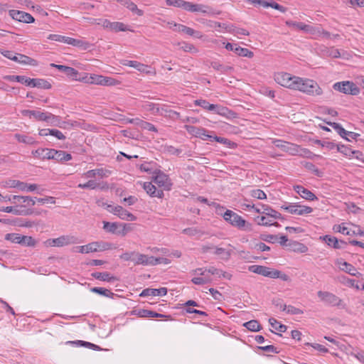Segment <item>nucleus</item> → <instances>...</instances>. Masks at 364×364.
Here are the masks:
<instances>
[{
	"mask_svg": "<svg viewBox=\"0 0 364 364\" xmlns=\"http://www.w3.org/2000/svg\"><path fill=\"white\" fill-rule=\"evenodd\" d=\"M294 90H299L310 96H320L323 94V90L318 82L309 78L298 77Z\"/></svg>",
	"mask_w": 364,
	"mask_h": 364,
	"instance_id": "f257e3e1",
	"label": "nucleus"
},
{
	"mask_svg": "<svg viewBox=\"0 0 364 364\" xmlns=\"http://www.w3.org/2000/svg\"><path fill=\"white\" fill-rule=\"evenodd\" d=\"M223 218L231 225L238 228L239 230L250 232L252 230V225L243 219L236 213L227 210L223 214Z\"/></svg>",
	"mask_w": 364,
	"mask_h": 364,
	"instance_id": "f03ea898",
	"label": "nucleus"
},
{
	"mask_svg": "<svg viewBox=\"0 0 364 364\" xmlns=\"http://www.w3.org/2000/svg\"><path fill=\"white\" fill-rule=\"evenodd\" d=\"M317 296L326 305L337 306L341 309H343L346 306L341 299L329 291H318Z\"/></svg>",
	"mask_w": 364,
	"mask_h": 364,
	"instance_id": "7ed1b4c3",
	"label": "nucleus"
},
{
	"mask_svg": "<svg viewBox=\"0 0 364 364\" xmlns=\"http://www.w3.org/2000/svg\"><path fill=\"white\" fill-rule=\"evenodd\" d=\"M297 76L291 75L288 73H278L274 75V80L280 85L291 90H295Z\"/></svg>",
	"mask_w": 364,
	"mask_h": 364,
	"instance_id": "20e7f679",
	"label": "nucleus"
},
{
	"mask_svg": "<svg viewBox=\"0 0 364 364\" xmlns=\"http://www.w3.org/2000/svg\"><path fill=\"white\" fill-rule=\"evenodd\" d=\"M333 87L335 90L339 91L346 95H356L359 94V87L351 81H342L336 82Z\"/></svg>",
	"mask_w": 364,
	"mask_h": 364,
	"instance_id": "39448f33",
	"label": "nucleus"
},
{
	"mask_svg": "<svg viewBox=\"0 0 364 364\" xmlns=\"http://www.w3.org/2000/svg\"><path fill=\"white\" fill-rule=\"evenodd\" d=\"M82 82L89 84H95L100 85H113V82L114 80L112 77H104L102 75H88L86 73H84L83 78H82Z\"/></svg>",
	"mask_w": 364,
	"mask_h": 364,
	"instance_id": "423d86ee",
	"label": "nucleus"
},
{
	"mask_svg": "<svg viewBox=\"0 0 364 364\" xmlns=\"http://www.w3.org/2000/svg\"><path fill=\"white\" fill-rule=\"evenodd\" d=\"M49 245L55 247H63L78 242L77 237L73 235H62L58 238L48 240Z\"/></svg>",
	"mask_w": 364,
	"mask_h": 364,
	"instance_id": "0eeeda50",
	"label": "nucleus"
},
{
	"mask_svg": "<svg viewBox=\"0 0 364 364\" xmlns=\"http://www.w3.org/2000/svg\"><path fill=\"white\" fill-rule=\"evenodd\" d=\"M109 208H112V205H107V210L117 215L122 220L134 221L136 219V217L132 213H129L124 208H123L120 205H117L114 209L109 210Z\"/></svg>",
	"mask_w": 364,
	"mask_h": 364,
	"instance_id": "6e6552de",
	"label": "nucleus"
},
{
	"mask_svg": "<svg viewBox=\"0 0 364 364\" xmlns=\"http://www.w3.org/2000/svg\"><path fill=\"white\" fill-rule=\"evenodd\" d=\"M9 16L16 21L30 23L35 21L34 18L28 13L18 11V10H9Z\"/></svg>",
	"mask_w": 364,
	"mask_h": 364,
	"instance_id": "1a4fd4ad",
	"label": "nucleus"
},
{
	"mask_svg": "<svg viewBox=\"0 0 364 364\" xmlns=\"http://www.w3.org/2000/svg\"><path fill=\"white\" fill-rule=\"evenodd\" d=\"M154 181L159 187H163L165 190H170L172 186V183L168 176L161 171L156 172Z\"/></svg>",
	"mask_w": 364,
	"mask_h": 364,
	"instance_id": "9d476101",
	"label": "nucleus"
},
{
	"mask_svg": "<svg viewBox=\"0 0 364 364\" xmlns=\"http://www.w3.org/2000/svg\"><path fill=\"white\" fill-rule=\"evenodd\" d=\"M225 48L230 51L235 52L239 56L247 57L252 58L254 56V53L247 48L238 46L237 44L227 43Z\"/></svg>",
	"mask_w": 364,
	"mask_h": 364,
	"instance_id": "9b49d317",
	"label": "nucleus"
},
{
	"mask_svg": "<svg viewBox=\"0 0 364 364\" xmlns=\"http://www.w3.org/2000/svg\"><path fill=\"white\" fill-rule=\"evenodd\" d=\"M98 24H101L105 28L114 32L129 31L127 26L123 23L111 22L107 19L101 20V22L98 23Z\"/></svg>",
	"mask_w": 364,
	"mask_h": 364,
	"instance_id": "f8f14e48",
	"label": "nucleus"
},
{
	"mask_svg": "<svg viewBox=\"0 0 364 364\" xmlns=\"http://www.w3.org/2000/svg\"><path fill=\"white\" fill-rule=\"evenodd\" d=\"M274 145L280 148L282 150L287 151L292 155H296L299 153V146L291 143H289L282 140H275Z\"/></svg>",
	"mask_w": 364,
	"mask_h": 364,
	"instance_id": "ddd939ff",
	"label": "nucleus"
},
{
	"mask_svg": "<svg viewBox=\"0 0 364 364\" xmlns=\"http://www.w3.org/2000/svg\"><path fill=\"white\" fill-rule=\"evenodd\" d=\"M323 240L326 243L335 249H346L348 246V242L342 240H338L334 236L325 235Z\"/></svg>",
	"mask_w": 364,
	"mask_h": 364,
	"instance_id": "4468645a",
	"label": "nucleus"
},
{
	"mask_svg": "<svg viewBox=\"0 0 364 364\" xmlns=\"http://www.w3.org/2000/svg\"><path fill=\"white\" fill-rule=\"evenodd\" d=\"M333 230L335 232H341L346 235H357L364 236V231L361 230L359 227L355 226L353 230L349 229L348 227L342 226L341 225H334Z\"/></svg>",
	"mask_w": 364,
	"mask_h": 364,
	"instance_id": "2eb2a0df",
	"label": "nucleus"
},
{
	"mask_svg": "<svg viewBox=\"0 0 364 364\" xmlns=\"http://www.w3.org/2000/svg\"><path fill=\"white\" fill-rule=\"evenodd\" d=\"M48 153H51V155H48V157H50V159L58 162L68 161L72 159L71 154L64 151L50 149Z\"/></svg>",
	"mask_w": 364,
	"mask_h": 364,
	"instance_id": "dca6fc26",
	"label": "nucleus"
},
{
	"mask_svg": "<svg viewBox=\"0 0 364 364\" xmlns=\"http://www.w3.org/2000/svg\"><path fill=\"white\" fill-rule=\"evenodd\" d=\"M213 112L227 119H235L237 117V114L234 111L220 105H214Z\"/></svg>",
	"mask_w": 364,
	"mask_h": 364,
	"instance_id": "f3484780",
	"label": "nucleus"
},
{
	"mask_svg": "<svg viewBox=\"0 0 364 364\" xmlns=\"http://www.w3.org/2000/svg\"><path fill=\"white\" fill-rule=\"evenodd\" d=\"M155 257L148 256L146 255L137 252L134 264H141L144 266H154Z\"/></svg>",
	"mask_w": 364,
	"mask_h": 364,
	"instance_id": "a211bd4d",
	"label": "nucleus"
},
{
	"mask_svg": "<svg viewBox=\"0 0 364 364\" xmlns=\"http://www.w3.org/2000/svg\"><path fill=\"white\" fill-rule=\"evenodd\" d=\"M294 190L303 198L308 200H317V197L314 193L305 188L304 186L296 185L294 186Z\"/></svg>",
	"mask_w": 364,
	"mask_h": 364,
	"instance_id": "6ab92c4d",
	"label": "nucleus"
},
{
	"mask_svg": "<svg viewBox=\"0 0 364 364\" xmlns=\"http://www.w3.org/2000/svg\"><path fill=\"white\" fill-rule=\"evenodd\" d=\"M289 213L291 214H296L299 215L309 214L312 213L313 209L309 206L300 205L298 203H291V208H289Z\"/></svg>",
	"mask_w": 364,
	"mask_h": 364,
	"instance_id": "aec40b11",
	"label": "nucleus"
},
{
	"mask_svg": "<svg viewBox=\"0 0 364 364\" xmlns=\"http://www.w3.org/2000/svg\"><path fill=\"white\" fill-rule=\"evenodd\" d=\"M173 26L175 27H176V30L179 32L185 33L186 34L191 36H194L196 38H202L201 32H200L198 31H196V30H194L190 27H188L185 25L178 24L176 23H173Z\"/></svg>",
	"mask_w": 364,
	"mask_h": 364,
	"instance_id": "412c9836",
	"label": "nucleus"
},
{
	"mask_svg": "<svg viewBox=\"0 0 364 364\" xmlns=\"http://www.w3.org/2000/svg\"><path fill=\"white\" fill-rule=\"evenodd\" d=\"M28 86L45 90L50 89L52 87L48 80L42 78H30Z\"/></svg>",
	"mask_w": 364,
	"mask_h": 364,
	"instance_id": "4be33fe9",
	"label": "nucleus"
},
{
	"mask_svg": "<svg viewBox=\"0 0 364 364\" xmlns=\"http://www.w3.org/2000/svg\"><path fill=\"white\" fill-rule=\"evenodd\" d=\"M167 294V289L166 287H161L159 289L147 288L144 289L139 294L140 296H164Z\"/></svg>",
	"mask_w": 364,
	"mask_h": 364,
	"instance_id": "5701e85b",
	"label": "nucleus"
},
{
	"mask_svg": "<svg viewBox=\"0 0 364 364\" xmlns=\"http://www.w3.org/2000/svg\"><path fill=\"white\" fill-rule=\"evenodd\" d=\"M111 173V171L103 168H96L87 171L84 175L87 178H94L99 176L101 178L108 177Z\"/></svg>",
	"mask_w": 364,
	"mask_h": 364,
	"instance_id": "b1692460",
	"label": "nucleus"
},
{
	"mask_svg": "<svg viewBox=\"0 0 364 364\" xmlns=\"http://www.w3.org/2000/svg\"><path fill=\"white\" fill-rule=\"evenodd\" d=\"M208 6L203 4H193L189 1H185L183 9L191 12L206 13Z\"/></svg>",
	"mask_w": 364,
	"mask_h": 364,
	"instance_id": "393cba45",
	"label": "nucleus"
},
{
	"mask_svg": "<svg viewBox=\"0 0 364 364\" xmlns=\"http://www.w3.org/2000/svg\"><path fill=\"white\" fill-rule=\"evenodd\" d=\"M14 61L23 65H30L33 66H36L38 65V63L35 59L23 54H17V55L14 56Z\"/></svg>",
	"mask_w": 364,
	"mask_h": 364,
	"instance_id": "a878e982",
	"label": "nucleus"
},
{
	"mask_svg": "<svg viewBox=\"0 0 364 364\" xmlns=\"http://www.w3.org/2000/svg\"><path fill=\"white\" fill-rule=\"evenodd\" d=\"M248 270L252 273H281L279 270L261 265H251Z\"/></svg>",
	"mask_w": 364,
	"mask_h": 364,
	"instance_id": "bb28decb",
	"label": "nucleus"
},
{
	"mask_svg": "<svg viewBox=\"0 0 364 364\" xmlns=\"http://www.w3.org/2000/svg\"><path fill=\"white\" fill-rule=\"evenodd\" d=\"M262 214L265 215L270 218H272L274 220L279 219V220H284V217L282 215V214L277 210L272 208L270 206L267 205H262Z\"/></svg>",
	"mask_w": 364,
	"mask_h": 364,
	"instance_id": "cd10ccee",
	"label": "nucleus"
},
{
	"mask_svg": "<svg viewBox=\"0 0 364 364\" xmlns=\"http://www.w3.org/2000/svg\"><path fill=\"white\" fill-rule=\"evenodd\" d=\"M185 129L188 132V134L198 137L203 139L205 132H206L205 129L203 127H197L192 125H185Z\"/></svg>",
	"mask_w": 364,
	"mask_h": 364,
	"instance_id": "c85d7f7f",
	"label": "nucleus"
},
{
	"mask_svg": "<svg viewBox=\"0 0 364 364\" xmlns=\"http://www.w3.org/2000/svg\"><path fill=\"white\" fill-rule=\"evenodd\" d=\"M21 114L23 116H28L30 118L33 117L38 121H43V119H46L45 112L37 110L23 109L21 111Z\"/></svg>",
	"mask_w": 364,
	"mask_h": 364,
	"instance_id": "c756f323",
	"label": "nucleus"
},
{
	"mask_svg": "<svg viewBox=\"0 0 364 364\" xmlns=\"http://www.w3.org/2000/svg\"><path fill=\"white\" fill-rule=\"evenodd\" d=\"M288 250L298 252H306L308 250L307 247L304 244L296 241H289L287 245Z\"/></svg>",
	"mask_w": 364,
	"mask_h": 364,
	"instance_id": "7c9ffc66",
	"label": "nucleus"
},
{
	"mask_svg": "<svg viewBox=\"0 0 364 364\" xmlns=\"http://www.w3.org/2000/svg\"><path fill=\"white\" fill-rule=\"evenodd\" d=\"M125 65H128L132 68H134L140 72L150 73L151 72L148 70L149 66L142 64L135 60H127V63H124Z\"/></svg>",
	"mask_w": 364,
	"mask_h": 364,
	"instance_id": "2f4dec72",
	"label": "nucleus"
},
{
	"mask_svg": "<svg viewBox=\"0 0 364 364\" xmlns=\"http://www.w3.org/2000/svg\"><path fill=\"white\" fill-rule=\"evenodd\" d=\"M142 107L146 111L151 112L154 114H163L164 107L160 108L159 105L150 102H145L142 105Z\"/></svg>",
	"mask_w": 364,
	"mask_h": 364,
	"instance_id": "473e14b6",
	"label": "nucleus"
},
{
	"mask_svg": "<svg viewBox=\"0 0 364 364\" xmlns=\"http://www.w3.org/2000/svg\"><path fill=\"white\" fill-rule=\"evenodd\" d=\"M12 213L16 215H30L32 214L40 215L41 212H35L32 208H22L14 206Z\"/></svg>",
	"mask_w": 364,
	"mask_h": 364,
	"instance_id": "72a5a7b5",
	"label": "nucleus"
},
{
	"mask_svg": "<svg viewBox=\"0 0 364 364\" xmlns=\"http://www.w3.org/2000/svg\"><path fill=\"white\" fill-rule=\"evenodd\" d=\"M93 245L95 252L111 250L114 247L113 244L105 241H95L93 242Z\"/></svg>",
	"mask_w": 364,
	"mask_h": 364,
	"instance_id": "f704fd0d",
	"label": "nucleus"
},
{
	"mask_svg": "<svg viewBox=\"0 0 364 364\" xmlns=\"http://www.w3.org/2000/svg\"><path fill=\"white\" fill-rule=\"evenodd\" d=\"M73 250L75 252H79L82 254L95 252L93 242H90L85 245L74 247Z\"/></svg>",
	"mask_w": 364,
	"mask_h": 364,
	"instance_id": "c9c22d12",
	"label": "nucleus"
},
{
	"mask_svg": "<svg viewBox=\"0 0 364 364\" xmlns=\"http://www.w3.org/2000/svg\"><path fill=\"white\" fill-rule=\"evenodd\" d=\"M4 79L9 81H16L28 86L30 77L24 75H6Z\"/></svg>",
	"mask_w": 364,
	"mask_h": 364,
	"instance_id": "e433bc0d",
	"label": "nucleus"
},
{
	"mask_svg": "<svg viewBox=\"0 0 364 364\" xmlns=\"http://www.w3.org/2000/svg\"><path fill=\"white\" fill-rule=\"evenodd\" d=\"M46 119H43V122H46L53 126H60V118L58 116L54 115L50 112H45Z\"/></svg>",
	"mask_w": 364,
	"mask_h": 364,
	"instance_id": "4c0bfd02",
	"label": "nucleus"
},
{
	"mask_svg": "<svg viewBox=\"0 0 364 364\" xmlns=\"http://www.w3.org/2000/svg\"><path fill=\"white\" fill-rule=\"evenodd\" d=\"M321 53L323 56L339 58L341 56L340 52L338 49L332 48L324 47L321 50Z\"/></svg>",
	"mask_w": 364,
	"mask_h": 364,
	"instance_id": "58836bf2",
	"label": "nucleus"
},
{
	"mask_svg": "<svg viewBox=\"0 0 364 364\" xmlns=\"http://www.w3.org/2000/svg\"><path fill=\"white\" fill-rule=\"evenodd\" d=\"M73 46L80 48L82 50H87L90 48L91 44L89 42L85 41L81 39H75L70 38V44Z\"/></svg>",
	"mask_w": 364,
	"mask_h": 364,
	"instance_id": "ea45409f",
	"label": "nucleus"
},
{
	"mask_svg": "<svg viewBox=\"0 0 364 364\" xmlns=\"http://www.w3.org/2000/svg\"><path fill=\"white\" fill-rule=\"evenodd\" d=\"M232 253L231 250H226L222 247L215 248L213 254L215 255H218L221 259L228 260L230 257Z\"/></svg>",
	"mask_w": 364,
	"mask_h": 364,
	"instance_id": "a19ab883",
	"label": "nucleus"
},
{
	"mask_svg": "<svg viewBox=\"0 0 364 364\" xmlns=\"http://www.w3.org/2000/svg\"><path fill=\"white\" fill-rule=\"evenodd\" d=\"M49 151H50V149L39 148L33 151L32 154L35 157L40 158L41 159H50V157L48 156V155H51V153H48Z\"/></svg>",
	"mask_w": 364,
	"mask_h": 364,
	"instance_id": "79ce46f5",
	"label": "nucleus"
},
{
	"mask_svg": "<svg viewBox=\"0 0 364 364\" xmlns=\"http://www.w3.org/2000/svg\"><path fill=\"white\" fill-rule=\"evenodd\" d=\"M97 279L107 282L109 284H114L119 279L117 276L111 275V274H92Z\"/></svg>",
	"mask_w": 364,
	"mask_h": 364,
	"instance_id": "37998d69",
	"label": "nucleus"
},
{
	"mask_svg": "<svg viewBox=\"0 0 364 364\" xmlns=\"http://www.w3.org/2000/svg\"><path fill=\"white\" fill-rule=\"evenodd\" d=\"M65 74L73 80L82 82V78H83V76H81V74L79 73L76 69L72 67H68L67 72Z\"/></svg>",
	"mask_w": 364,
	"mask_h": 364,
	"instance_id": "c03bdc74",
	"label": "nucleus"
},
{
	"mask_svg": "<svg viewBox=\"0 0 364 364\" xmlns=\"http://www.w3.org/2000/svg\"><path fill=\"white\" fill-rule=\"evenodd\" d=\"M14 137L18 142L23 143L26 144H34L36 143L35 139L30 136L15 134Z\"/></svg>",
	"mask_w": 364,
	"mask_h": 364,
	"instance_id": "a18cd8bd",
	"label": "nucleus"
},
{
	"mask_svg": "<svg viewBox=\"0 0 364 364\" xmlns=\"http://www.w3.org/2000/svg\"><path fill=\"white\" fill-rule=\"evenodd\" d=\"M338 280L341 283H343L348 287H354L357 289H360V287L358 286V282H356L355 280L348 279V278L346 277L344 275L339 276L338 277Z\"/></svg>",
	"mask_w": 364,
	"mask_h": 364,
	"instance_id": "49530a36",
	"label": "nucleus"
},
{
	"mask_svg": "<svg viewBox=\"0 0 364 364\" xmlns=\"http://www.w3.org/2000/svg\"><path fill=\"white\" fill-rule=\"evenodd\" d=\"M337 265L341 271L346 273H350L351 271L354 270V267L352 264L343 261L342 259L337 261Z\"/></svg>",
	"mask_w": 364,
	"mask_h": 364,
	"instance_id": "de8ad7c7",
	"label": "nucleus"
},
{
	"mask_svg": "<svg viewBox=\"0 0 364 364\" xmlns=\"http://www.w3.org/2000/svg\"><path fill=\"white\" fill-rule=\"evenodd\" d=\"M14 225L18 227L31 228L36 225L35 222L22 218H16L14 220Z\"/></svg>",
	"mask_w": 364,
	"mask_h": 364,
	"instance_id": "09e8293b",
	"label": "nucleus"
},
{
	"mask_svg": "<svg viewBox=\"0 0 364 364\" xmlns=\"http://www.w3.org/2000/svg\"><path fill=\"white\" fill-rule=\"evenodd\" d=\"M255 220L257 222V225L262 226H272V221L274 219L270 218L267 215L257 216L255 218Z\"/></svg>",
	"mask_w": 364,
	"mask_h": 364,
	"instance_id": "8fccbe9b",
	"label": "nucleus"
},
{
	"mask_svg": "<svg viewBox=\"0 0 364 364\" xmlns=\"http://www.w3.org/2000/svg\"><path fill=\"white\" fill-rule=\"evenodd\" d=\"M194 105L196 106H200L204 109L211 112H213L214 108V104H210L207 100L203 99L196 100L194 101Z\"/></svg>",
	"mask_w": 364,
	"mask_h": 364,
	"instance_id": "3c124183",
	"label": "nucleus"
},
{
	"mask_svg": "<svg viewBox=\"0 0 364 364\" xmlns=\"http://www.w3.org/2000/svg\"><path fill=\"white\" fill-rule=\"evenodd\" d=\"M21 201L20 208H29L31 206H33L36 204V200L31 196H22Z\"/></svg>",
	"mask_w": 364,
	"mask_h": 364,
	"instance_id": "603ef678",
	"label": "nucleus"
},
{
	"mask_svg": "<svg viewBox=\"0 0 364 364\" xmlns=\"http://www.w3.org/2000/svg\"><path fill=\"white\" fill-rule=\"evenodd\" d=\"M139 314L141 317H156V318L167 317V316H166L164 314H161L157 312L150 311V310H146V309H143V310L140 311Z\"/></svg>",
	"mask_w": 364,
	"mask_h": 364,
	"instance_id": "864d4df0",
	"label": "nucleus"
},
{
	"mask_svg": "<svg viewBox=\"0 0 364 364\" xmlns=\"http://www.w3.org/2000/svg\"><path fill=\"white\" fill-rule=\"evenodd\" d=\"M243 326L251 331H259L262 328L261 325L257 320L247 321L245 323Z\"/></svg>",
	"mask_w": 364,
	"mask_h": 364,
	"instance_id": "5fc2aeb1",
	"label": "nucleus"
},
{
	"mask_svg": "<svg viewBox=\"0 0 364 364\" xmlns=\"http://www.w3.org/2000/svg\"><path fill=\"white\" fill-rule=\"evenodd\" d=\"M118 226L117 223L103 222V229L107 232L117 233Z\"/></svg>",
	"mask_w": 364,
	"mask_h": 364,
	"instance_id": "6e6d98bb",
	"label": "nucleus"
},
{
	"mask_svg": "<svg viewBox=\"0 0 364 364\" xmlns=\"http://www.w3.org/2000/svg\"><path fill=\"white\" fill-rule=\"evenodd\" d=\"M321 30L322 27L320 26H312L308 25V28H306L305 32L310 33L314 36L315 38H318L321 36Z\"/></svg>",
	"mask_w": 364,
	"mask_h": 364,
	"instance_id": "4d7b16f0",
	"label": "nucleus"
},
{
	"mask_svg": "<svg viewBox=\"0 0 364 364\" xmlns=\"http://www.w3.org/2000/svg\"><path fill=\"white\" fill-rule=\"evenodd\" d=\"M49 40L54 41H58V42H63L67 44H70V37L64 36L58 34H50L48 37Z\"/></svg>",
	"mask_w": 364,
	"mask_h": 364,
	"instance_id": "13d9d810",
	"label": "nucleus"
},
{
	"mask_svg": "<svg viewBox=\"0 0 364 364\" xmlns=\"http://www.w3.org/2000/svg\"><path fill=\"white\" fill-rule=\"evenodd\" d=\"M269 323L273 328H274L279 332H285L287 331V326L280 323L279 321H277V320H276L274 318H270L269 319Z\"/></svg>",
	"mask_w": 364,
	"mask_h": 364,
	"instance_id": "bf43d9fd",
	"label": "nucleus"
},
{
	"mask_svg": "<svg viewBox=\"0 0 364 364\" xmlns=\"http://www.w3.org/2000/svg\"><path fill=\"white\" fill-rule=\"evenodd\" d=\"M21 242L20 245H26L27 247H35L36 245V241L31 236L21 235Z\"/></svg>",
	"mask_w": 364,
	"mask_h": 364,
	"instance_id": "052dcab7",
	"label": "nucleus"
},
{
	"mask_svg": "<svg viewBox=\"0 0 364 364\" xmlns=\"http://www.w3.org/2000/svg\"><path fill=\"white\" fill-rule=\"evenodd\" d=\"M286 25L289 27H293L296 29L301 30L305 31L306 28H308V24H305L302 22H296L292 21H287Z\"/></svg>",
	"mask_w": 364,
	"mask_h": 364,
	"instance_id": "680f3d73",
	"label": "nucleus"
},
{
	"mask_svg": "<svg viewBox=\"0 0 364 364\" xmlns=\"http://www.w3.org/2000/svg\"><path fill=\"white\" fill-rule=\"evenodd\" d=\"M21 235L17 233H7L5 235V240L11 241L13 243L20 244Z\"/></svg>",
	"mask_w": 364,
	"mask_h": 364,
	"instance_id": "e2e57ef3",
	"label": "nucleus"
},
{
	"mask_svg": "<svg viewBox=\"0 0 364 364\" xmlns=\"http://www.w3.org/2000/svg\"><path fill=\"white\" fill-rule=\"evenodd\" d=\"M178 46L185 52L197 53L198 49L195 48L193 44L187 43L186 42L178 43Z\"/></svg>",
	"mask_w": 364,
	"mask_h": 364,
	"instance_id": "0e129e2a",
	"label": "nucleus"
},
{
	"mask_svg": "<svg viewBox=\"0 0 364 364\" xmlns=\"http://www.w3.org/2000/svg\"><path fill=\"white\" fill-rule=\"evenodd\" d=\"M136 125L139 126L141 129H147L149 131L157 132V129L156 127L151 123L145 122V121H139L136 122Z\"/></svg>",
	"mask_w": 364,
	"mask_h": 364,
	"instance_id": "69168bd1",
	"label": "nucleus"
},
{
	"mask_svg": "<svg viewBox=\"0 0 364 364\" xmlns=\"http://www.w3.org/2000/svg\"><path fill=\"white\" fill-rule=\"evenodd\" d=\"M336 147L337 148V151L338 152L343 154L345 156H350L353 153V151L350 148L343 144H336Z\"/></svg>",
	"mask_w": 364,
	"mask_h": 364,
	"instance_id": "338daca9",
	"label": "nucleus"
},
{
	"mask_svg": "<svg viewBox=\"0 0 364 364\" xmlns=\"http://www.w3.org/2000/svg\"><path fill=\"white\" fill-rule=\"evenodd\" d=\"M143 188L150 196L153 197L156 191V188L151 182H144Z\"/></svg>",
	"mask_w": 364,
	"mask_h": 364,
	"instance_id": "774afa93",
	"label": "nucleus"
}]
</instances>
